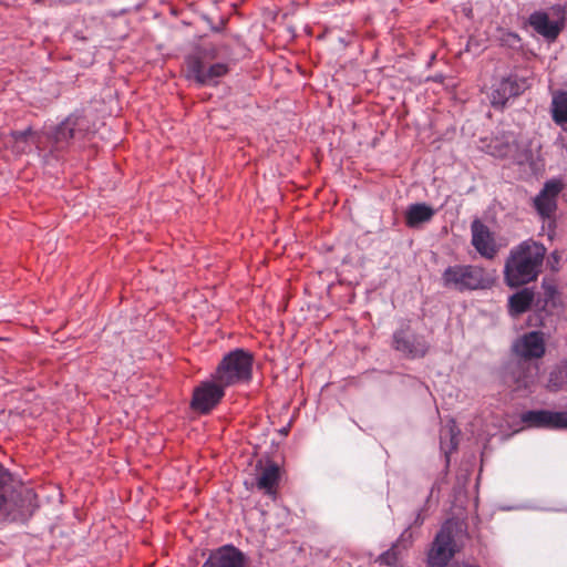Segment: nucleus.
<instances>
[{
  "mask_svg": "<svg viewBox=\"0 0 567 567\" xmlns=\"http://www.w3.org/2000/svg\"><path fill=\"white\" fill-rule=\"evenodd\" d=\"M546 248L533 239L513 247L505 261L504 279L509 287H520L535 281L542 272Z\"/></svg>",
  "mask_w": 567,
  "mask_h": 567,
  "instance_id": "f257e3e1",
  "label": "nucleus"
},
{
  "mask_svg": "<svg viewBox=\"0 0 567 567\" xmlns=\"http://www.w3.org/2000/svg\"><path fill=\"white\" fill-rule=\"evenodd\" d=\"M254 357L244 349H235L224 355L213 378L221 385L231 386L250 381Z\"/></svg>",
  "mask_w": 567,
  "mask_h": 567,
  "instance_id": "f03ea898",
  "label": "nucleus"
},
{
  "mask_svg": "<svg viewBox=\"0 0 567 567\" xmlns=\"http://www.w3.org/2000/svg\"><path fill=\"white\" fill-rule=\"evenodd\" d=\"M35 507V494L31 488L20 487L9 493V487L0 475V522L24 520L32 515Z\"/></svg>",
  "mask_w": 567,
  "mask_h": 567,
  "instance_id": "7ed1b4c3",
  "label": "nucleus"
},
{
  "mask_svg": "<svg viewBox=\"0 0 567 567\" xmlns=\"http://www.w3.org/2000/svg\"><path fill=\"white\" fill-rule=\"evenodd\" d=\"M443 286L457 291L475 290L486 286L485 270L474 265H454L442 275Z\"/></svg>",
  "mask_w": 567,
  "mask_h": 567,
  "instance_id": "20e7f679",
  "label": "nucleus"
},
{
  "mask_svg": "<svg viewBox=\"0 0 567 567\" xmlns=\"http://www.w3.org/2000/svg\"><path fill=\"white\" fill-rule=\"evenodd\" d=\"M566 22V10L561 4H555L550 12L537 10L528 17L533 30L549 42H554L563 31Z\"/></svg>",
  "mask_w": 567,
  "mask_h": 567,
  "instance_id": "39448f33",
  "label": "nucleus"
},
{
  "mask_svg": "<svg viewBox=\"0 0 567 567\" xmlns=\"http://www.w3.org/2000/svg\"><path fill=\"white\" fill-rule=\"evenodd\" d=\"M453 534L447 526H443L436 534L427 555L430 567H445L456 553Z\"/></svg>",
  "mask_w": 567,
  "mask_h": 567,
  "instance_id": "423d86ee",
  "label": "nucleus"
},
{
  "mask_svg": "<svg viewBox=\"0 0 567 567\" xmlns=\"http://www.w3.org/2000/svg\"><path fill=\"white\" fill-rule=\"evenodd\" d=\"M186 63L189 78L199 85H216L217 80L229 71L226 63H214L207 66L200 56H188Z\"/></svg>",
  "mask_w": 567,
  "mask_h": 567,
  "instance_id": "0eeeda50",
  "label": "nucleus"
},
{
  "mask_svg": "<svg viewBox=\"0 0 567 567\" xmlns=\"http://www.w3.org/2000/svg\"><path fill=\"white\" fill-rule=\"evenodd\" d=\"M529 86L527 79L508 76L497 83L489 94V101L493 107L503 109L511 97L523 94Z\"/></svg>",
  "mask_w": 567,
  "mask_h": 567,
  "instance_id": "6e6552de",
  "label": "nucleus"
},
{
  "mask_svg": "<svg viewBox=\"0 0 567 567\" xmlns=\"http://www.w3.org/2000/svg\"><path fill=\"white\" fill-rule=\"evenodd\" d=\"M225 385L216 382H203L193 393L192 408L200 413L210 412L224 398Z\"/></svg>",
  "mask_w": 567,
  "mask_h": 567,
  "instance_id": "1a4fd4ad",
  "label": "nucleus"
},
{
  "mask_svg": "<svg viewBox=\"0 0 567 567\" xmlns=\"http://www.w3.org/2000/svg\"><path fill=\"white\" fill-rule=\"evenodd\" d=\"M393 348L406 358H423L429 351V343L423 336L409 333V328H402L393 333Z\"/></svg>",
  "mask_w": 567,
  "mask_h": 567,
  "instance_id": "9d476101",
  "label": "nucleus"
},
{
  "mask_svg": "<svg viewBox=\"0 0 567 567\" xmlns=\"http://www.w3.org/2000/svg\"><path fill=\"white\" fill-rule=\"evenodd\" d=\"M564 189L559 179H550L544 184L539 194L534 198V207L543 219L550 218L557 209V197Z\"/></svg>",
  "mask_w": 567,
  "mask_h": 567,
  "instance_id": "9b49d317",
  "label": "nucleus"
},
{
  "mask_svg": "<svg viewBox=\"0 0 567 567\" xmlns=\"http://www.w3.org/2000/svg\"><path fill=\"white\" fill-rule=\"evenodd\" d=\"M522 421L529 426L550 430L567 429V411L532 410L522 414Z\"/></svg>",
  "mask_w": 567,
  "mask_h": 567,
  "instance_id": "f8f14e48",
  "label": "nucleus"
},
{
  "mask_svg": "<svg viewBox=\"0 0 567 567\" xmlns=\"http://www.w3.org/2000/svg\"><path fill=\"white\" fill-rule=\"evenodd\" d=\"M513 351L519 360L530 361L539 359L545 354V339L540 331H530L517 339L513 346Z\"/></svg>",
  "mask_w": 567,
  "mask_h": 567,
  "instance_id": "ddd939ff",
  "label": "nucleus"
},
{
  "mask_svg": "<svg viewBox=\"0 0 567 567\" xmlns=\"http://www.w3.org/2000/svg\"><path fill=\"white\" fill-rule=\"evenodd\" d=\"M471 243L476 251L486 259H493L498 251V247L489 228L480 219H475L471 224Z\"/></svg>",
  "mask_w": 567,
  "mask_h": 567,
  "instance_id": "4468645a",
  "label": "nucleus"
},
{
  "mask_svg": "<svg viewBox=\"0 0 567 567\" xmlns=\"http://www.w3.org/2000/svg\"><path fill=\"white\" fill-rule=\"evenodd\" d=\"M246 555L234 545L213 550L202 567H246Z\"/></svg>",
  "mask_w": 567,
  "mask_h": 567,
  "instance_id": "2eb2a0df",
  "label": "nucleus"
},
{
  "mask_svg": "<svg viewBox=\"0 0 567 567\" xmlns=\"http://www.w3.org/2000/svg\"><path fill=\"white\" fill-rule=\"evenodd\" d=\"M539 367L537 363L526 360H518L511 367V379L515 391L528 390L535 385Z\"/></svg>",
  "mask_w": 567,
  "mask_h": 567,
  "instance_id": "dca6fc26",
  "label": "nucleus"
},
{
  "mask_svg": "<svg viewBox=\"0 0 567 567\" xmlns=\"http://www.w3.org/2000/svg\"><path fill=\"white\" fill-rule=\"evenodd\" d=\"M79 125L80 117L70 115L54 128L52 140L58 150H62L69 145L70 141L76 136L80 132L78 130Z\"/></svg>",
  "mask_w": 567,
  "mask_h": 567,
  "instance_id": "f3484780",
  "label": "nucleus"
},
{
  "mask_svg": "<svg viewBox=\"0 0 567 567\" xmlns=\"http://www.w3.org/2000/svg\"><path fill=\"white\" fill-rule=\"evenodd\" d=\"M280 478V468L278 464L268 462L260 470V474L257 477L256 485L258 489L265 494L272 495L276 493Z\"/></svg>",
  "mask_w": 567,
  "mask_h": 567,
  "instance_id": "a211bd4d",
  "label": "nucleus"
},
{
  "mask_svg": "<svg viewBox=\"0 0 567 567\" xmlns=\"http://www.w3.org/2000/svg\"><path fill=\"white\" fill-rule=\"evenodd\" d=\"M550 115L555 124L565 128L567 124V92L555 90L551 92Z\"/></svg>",
  "mask_w": 567,
  "mask_h": 567,
  "instance_id": "6ab92c4d",
  "label": "nucleus"
},
{
  "mask_svg": "<svg viewBox=\"0 0 567 567\" xmlns=\"http://www.w3.org/2000/svg\"><path fill=\"white\" fill-rule=\"evenodd\" d=\"M434 215L435 210L431 206L424 203L413 204L409 206L405 213V224L414 228L430 221Z\"/></svg>",
  "mask_w": 567,
  "mask_h": 567,
  "instance_id": "aec40b11",
  "label": "nucleus"
},
{
  "mask_svg": "<svg viewBox=\"0 0 567 567\" xmlns=\"http://www.w3.org/2000/svg\"><path fill=\"white\" fill-rule=\"evenodd\" d=\"M534 300V293L525 288L509 297L508 307L509 312L514 316L526 312Z\"/></svg>",
  "mask_w": 567,
  "mask_h": 567,
  "instance_id": "412c9836",
  "label": "nucleus"
},
{
  "mask_svg": "<svg viewBox=\"0 0 567 567\" xmlns=\"http://www.w3.org/2000/svg\"><path fill=\"white\" fill-rule=\"evenodd\" d=\"M567 382V369L565 367H555L548 377L546 388L549 391H558Z\"/></svg>",
  "mask_w": 567,
  "mask_h": 567,
  "instance_id": "4be33fe9",
  "label": "nucleus"
},
{
  "mask_svg": "<svg viewBox=\"0 0 567 567\" xmlns=\"http://www.w3.org/2000/svg\"><path fill=\"white\" fill-rule=\"evenodd\" d=\"M457 441L455 433V425L452 424L447 429L443 430L441 435V449L444 451L446 455H449L452 451L456 450Z\"/></svg>",
  "mask_w": 567,
  "mask_h": 567,
  "instance_id": "5701e85b",
  "label": "nucleus"
},
{
  "mask_svg": "<svg viewBox=\"0 0 567 567\" xmlns=\"http://www.w3.org/2000/svg\"><path fill=\"white\" fill-rule=\"evenodd\" d=\"M34 135L31 127H28L23 131H13L11 133V137L16 144L17 147L21 148L22 151H25L24 144L28 142L30 137Z\"/></svg>",
  "mask_w": 567,
  "mask_h": 567,
  "instance_id": "b1692460",
  "label": "nucleus"
},
{
  "mask_svg": "<svg viewBox=\"0 0 567 567\" xmlns=\"http://www.w3.org/2000/svg\"><path fill=\"white\" fill-rule=\"evenodd\" d=\"M399 542L394 544L389 550L383 553L379 560L388 566H395L399 561Z\"/></svg>",
  "mask_w": 567,
  "mask_h": 567,
  "instance_id": "393cba45",
  "label": "nucleus"
},
{
  "mask_svg": "<svg viewBox=\"0 0 567 567\" xmlns=\"http://www.w3.org/2000/svg\"><path fill=\"white\" fill-rule=\"evenodd\" d=\"M221 48V45L209 44L203 48L195 56H200L203 61L206 63V61L217 59L220 54Z\"/></svg>",
  "mask_w": 567,
  "mask_h": 567,
  "instance_id": "a878e982",
  "label": "nucleus"
},
{
  "mask_svg": "<svg viewBox=\"0 0 567 567\" xmlns=\"http://www.w3.org/2000/svg\"><path fill=\"white\" fill-rule=\"evenodd\" d=\"M506 147H507V148H506L505 151L499 150V151L494 152V154H496V155H498V156H507V155H508V153H509V150H508V148H509V146L507 145Z\"/></svg>",
  "mask_w": 567,
  "mask_h": 567,
  "instance_id": "bb28decb",
  "label": "nucleus"
},
{
  "mask_svg": "<svg viewBox=\"0 0 567 567\" xmlns=\"http://www.w3.org/2000/svg\"><path fill=\"white\" fill-rule=\"evenodd\" d=\"M518 158H532V153L529 151H525L524 154L518 156Z\"/></svg>",
  "mask_w": 567,
  "mask_h": 567,
  "instance_id": "cd10ccee",
  "label": "nucleus"
},
{
  "mask_svg": "<svg viewBox=\"0 0 567 567\" xmlns=\"http://www.w3.org/2000/svg\"><path fill=\"white\" fill-rule=\"evenodd\" d=\"M34 1L38 2V3H41L43 0H34Z\"/></svg>",
  "mask_w": 567,
  "mask_h": 567,
  "instance_id": "c85d7f7f",
  "label": "nucleus"
}]
</instances>
